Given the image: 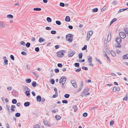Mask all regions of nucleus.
Here are the masks:
<instances>
[{
  "mask_svg": "<svg viewBox=\"0 0 128 128\" xmlns=\"http://www.w3.org/2000/svg\"><path fill=\"white\" fill-rule=\"evenodd\" d=\"M111 33H109L108 34V39L107 40L108 42H109L110 40V39L111 38Z\"/></svg>",
  "mask_w": 128,
  "mask_h": 128,
  "instance_id": "ddd939ff",
  "label": "nucleus"
},
{
  "mask_svg": "<svg viewBox=\"0 0 128 128\" xmlns=\"http://www.w3.org/2000/svg\"><path fill=\"white\" fill-rule=\"evenodd\" d=\"M112 91L114 92H115L116 91V87L115 86L112 89Z\"/></svg>",
  "mask_w": 128,
  "mask_h": 128,
  "instance_id": "0e129e2a",
  "label": "nucleus"
},
{
  "mask_svg": "<svg viewBox=\"0 0 128 128\" xmlns=\"http://www.w3.org/2000/svg\"><path fill=\"white\" fill-rule=\"evenodd\" d=\"M26 88L28 90H29V91H26L25 92L27 96H28L30 95V89L27 86H26Z\"/></svg>",
  "mask_w": 128,
  "mask_h": 128,
  "instance_id": "9b49d317",
  "label": "nucleus"
},
{
  "mask_svg": "<svg viewBox=\"0 0 128 128\" xmlns=\"http://www.w3.org/2000/svg\"><path fill=\"white\" fill-rule=\"evenodd\" d=\"M58 96V94H54L53 96H52V97L54 98H56V97H57Z\"/></svg>",
  "mask_w": 128,
  "mask_h": 128,
  "instance_id": "680f3d73",
  "label": "nucleus"
},
{
  "mask_svg": "<svg viewBox=\"0 0 128 128\" xmlns=\"http://www.w3.org/2000/svg\"><path fill=\"white\" fill-rule=\"evenodd\" d=\"M26 82L27 83H30L31 82V80L30 79H26Z\"/></svg>",
  "mask_w": 128,
  "mask_h": 128,
  "instance_id": "2f4dec72",
  "label": "nucleus"
},
{
  "mask_svg": "<svg viewBox=\"0 0 128 128\" xmlns=\"http://www.w3.org/2000/svg\"><path fill=\"white\" fill-rule=\"evenodd\" d=\"M81 85L80 88V90H81L83 86V83L81 81L80 82Z\"/></svg>",
  "mask_w": 128,
  "mask_h": 128,
  "instance_id": "cd10ccee",
  "label": "nucleus"
},
{
  "mask_svg": "<svg viewBox=\"0 0 128 128\" xmlns=\"http://www.w3.org/2000/svg\"><path fill=\"white\" fill-rule=\"evenodd\" d=\"M56 118L57 120H59L61 118L60 116L57 115L56 116Z\"/></svg>",
  "mask_w": 128,
  "mask_h": 128,
  "instance_id": "7c9ffc66",
  "label": "nucleus"
},
{
  "mask_svg": "<svg viewBox=\"0 0 128 128\" xmlns=\"http://www.w3.org/2000/svg\"><path fill=\"white\" fill-rule=\"evenodd\" d=\"M54 71L56 73H57L59 72V69L56 68L54 70Z\"/></svg>",
  "mask_w": 128,
  "mask_h": 128,
  "instance_id": "6e6d98bb",
  "label": "nucleus"
},
{
  "mask_svg": "<svg viewBox=\"0 0 128 128\" xmlns=\"http://www.w3.org/2000/svg\"><path fill=\"white\" fill-rule=\"evenodd\" d=\"M30 105V102H25L24 103V106H29Z\"/></svg>",
  "mask_w": 128,
  "mask_h": 128,
  "instance_id": "f3484780",
  "label": "nucleus"
},
{
  "mask_svg": "<svg viewBox=\"0 0 128 128\" xmlns=\"http://www.w3.org/2000/svg\"><path fill=\"white\" fill-rule=\"evenodd\" d=\"M7 17L10 19H12L13 18V16L12 15L10 14L7 15Z\"/></svg>",
  "mask_w": 128,
  "mask_h": 128,
  "instance_id": "6ab92c4d",
  "label": "nucleus"
},
{
  "mask_svg": "<svg viewBox=\"0 0 128 128\" xmlns=\"http://www.w3.org/2000/svg\"><path fill=\"white\" fill-rule=\"evenodd\" d=\"M7 89L8 90H12V87L11 86H9L7 88Z\"/></svg>",
  "mask_w": 128,
  "mask_h": 128,
  "instance_id": "09e8293b",
  "label": "nucleus"
},
{
  "mask_svg": "<svg viewBox=\"0 0 128 128\" xmlns=\"http://www.w3.org/2000/svg\"><path fill=\"white\" fill-rule=\"evenodd\" d=\"M50 81L52 84H54L55 82L54 80L53 79H52Z\"/></svg>",
  "mask_w": 128,
  "mask_h": 128,
  "instance_id": "4d7b16f0",
  "label": "nucleus"
},
{
  "mask_svg": "<svg viewBox=\"0 0 128 128\" xmlns=\"http://www.w3.org/2000/svg\"><path fill=\"white\" fill-rule=\"evenodd\" d=\"M60 5L61 6L64 7V4L63 3L60 2Z\"/></svg>",
  "mask_w": 128,
  "mask_h": 128,
  "instance_id": "49530a36",
  "label": "nucleus"
},
{
  "mask_svg": "<svg viewBox=\"0 0 128 128\" xmlns=\"http://www.w3.org/2000/svg\"><path fill=\"white\" fill-rule=\"evenodd\" d=\"M80 64L78 63H76L74 64V66L75 67H79L80 66Z\"/></svg>",
  "mask_w": 128,
  "mask_h": 128,
  "instance_id": "c85d7f7f",
  "label": "nucleus"
},
{
  "mask_svg": "<svg viewBox=\"0 0 128 128\" xmlns=\"http://www.w3.org/2000/svg\"><path fill=\"white\" fill-rule=\"evenodd\" d=\"M93 33V32L92 31H90L88 32L87 34L90 36Z\"/></svg>",
  "mask_w": 128,
  "mask_h": 128,
  "instance_id": "bb28decb",
  "label": "nucleus"
},
{
  "mask_svg": "<svg viewBox=\"0 0 128 128\" xmlns=\"http://www.w3.org/2000/svg\"><path fill=\"white\" fill-rule=\"evenodd\" d=\"M65 20L67 22H69L70 20V18L69 16H67L66 17Z\"/></svg>",
  "mask_w": 128,
  "mask_h": 128,
  "instance_id": "4468645a",
  "label": "nucleus"
},
{
  "mask_svg": "<svg viewBox=\"0 0 128 128\" xmlns=\"http://www.w3.org/2000/svg\"><path fill=\"white\" fill-rule=\"evenodd\" d=\"M76 82V81L75 80H72L71 81V83L72 84L75 83Z\"/></svg>",
  "mask_w": 128,
  "mask_h": 128,
  "instance_id": "de8ad7c7",
  "label": "nucleus"
},
{
  "mask_svg": "<svg viewBox=\"0 0 128 128\" xmlns=\"http://www.w3.org/2000/svg\"><path fill=\"white\" fill-rule=\"evenodd\" d=\"M120 88L118 86L117 87H116V90L117 91H119L120 90Z\"/></svg>",
  "mask_w": 128,
  "mask_h": 128,
  "instance_id": "69168bd1",
  "label": "nucleus"
},
{
  "mask_svg": "<svg viewBox=\"0 0 128 128\" xmlns=\"http://www.w3.org/2000/svg\"><path fill=\"white\" fill-rule=\"evenodd\" d=\"M50 32L52 34H55L56 33V32L55 30H52Z\"/></svg>",
  "mask_w": 128,
  "mask_h": 128,
  "instance_id": "79ce46f5",
  "label": "nucleus"
},
{
  "mask_svg": "<svg viewBox=\"0 0 128 128\" xmlns=\"http://www.w3.org/2000/svg\"><path fill=\"white\" fill-rule=\"evenodd\" d=\"M90 36H89V35H88V34H87V37H86V40L87 41L89 40L90 37Z\"/></svg>",
  "mask_w": 128,
  "mask_h": 128,
  "instance_id": "bf43d9fd",
  "label": "nucleus"
},
{
  "mask_svg": "<svg viewBox=\"0 0 128 128\" xmlns=\"http://www.w3.org/2000/svg\"><path fill=\"white\" fill-rule=\"evenodd\" d=\"M70 96V95L68 94H66L64 95V97L65 98H68Z\"/></svg>",
  "mask_w": 128,
  "mask_h": 128,
  "instance_id": "473e14b6",
  "label": "nucleus"
},
{
  "mask_svg": "<svg viewBox=\"0 0 128 128\" xmlns=\"http://www.w3.org/2000/svg\"><path fill=\"white\" fill-rule=\"evenodd\" d=\"M44 39L42 38H40L38 40V42H41L44 41Z\"/></svg>",
  "mask_w": 128,
  "mask_h": 128,
  "instance_id": "a211bd4d",
  "label": "nucleus"
},
{
  "mask_svg": "<svg viewBox=\"0 0 128 128\" xmlns=\"http://www.w3.org/2000/svg\"><path fill=\"white\" fill-rule=\"evenodd\" d=\"M114 122L113 121H111L110 122V126L112 125Z\"/></svg>",
  "mask_w": 128,
  "mask_h": 128,
  "instance_id": "338daca9",
  "label": "nucleus"
},
{
  "mask_svg": "<svg viewBox=\"0 0 128 128\" xmlns=\"http://www.w3.org/2000/svg\"><path fill=\"white\" fill-rule=\"evenodd\" d=\"M35 50L36 51L38 52L39 51L40 49L38 47H37L35 48Z\"/></svg>",
  "mask_w": 128,
  "mask_h": 128,
  "instance_id": "3c124183",
  "label": "nucleus"
},
{
  "mask_svg": "<svg viewBox=\"0 0 128 128\" xmlns=\"http://www.w3.org/2000/svg\"><path fill=\"white\" fill-rule=\"evenodd\" d=\"M46 20L49 22H52V19L50 17H48L47 18Z\"/></svg>",
  "mask_w": 128,
  "mask_h": 128,
  "instance_id": "a878e982",
  "label": "nucleus"
},
{
  "mask_svg": "<svg viewBox=\"0 0 128 128\" xmlns=\"http://www.w3.org/2000/svg\"><path fill=\"white\" fill-rule=\"evenodd\" d=\"M33 10H34L40 11L42 9L40 8H34L33 9Z\"/></svg>",
  "mask_w": 128,
  "mask_h": 128,
  "instance_id": "aec40b11",
  "label": "nucleus"
},
{
  "mask_svg": "<svg viewBox=\"0 0 128 128\" xmlns=\"http://www.w3.org/2000/svg\"><path fill=\"white\" fill-rule=\"evenodd\" d=\"M25 44V42H24L23 41H21L20 42V44L22 45H24Z\"/></svg>",
  "mask_w": 128,
  "mask_h": 128,
  "instance_id": "e2e57ef3",
  "label": "nucleus"
},
{
  "mask_svg": "<svg viewBox=\"0 0 128 128\" xmlns=\"http://www.w3.org/2000/svg\"><path fill=\"white\" fill-rule=\"evenodd\" d=\"M66 40L70 42H71L72 39V34H69L66 36Z\"/></svg>",
  "mask_w": 128,
  "mask_h": 128,
  "instance_id": "f03ea898",
  "label": "nucleus"
},
{
  "mask_svg": "<svg viewBox=\"0 0 128 128\" xmlns=\"http://www.w3.org/2000/svg\"><path fill=\"white\" fill-rule=\"evenodd\" d=\"M79 58L80 59L82 58V53L79 54H78Z\"/></svg>",
  "mask_w": 128,
  "mask_h": 128,
  "instance_id": "a18cd8bd",
  "label": "nucleus"
},
{
  "mask_svg": "<svg viewBox=\"0 0 128 128\" xmlns=\"http://www.w3.org/2000/svg\"><path fill=\"white\" fill-rule=\"evenodd\" d=\"M46 29L48 30H50L51 28L50 27L47 26L46 28Z\"/></svg>",
  "mask_w": 128,
  "mask_h": 128,
  "instance_id": "774afa93",
  "label": "nucleus"
},
{
  "mask_svg": "<svg viewBox=\"0 0 128 128\" xmlns=\"http://www.w3.org/2000/svg\"><path fill=\"white\" fill-rule=\"evenodd\" d=\"M10 58L13 60H14V56L12 55H10Z\"/></svg>",
  "mask_w": 128,
  "mask_h": 128,
  "instance_id": "864d4df0",
  "label": "nucleus"
},
{
  "mask_svg": "<svg viewBox=\"0 0 128 128\" xmlns=\"http://www.w3.org/2000/svg\"><path fill=\"white\" fill-rule=\"evenodd\" d=\"M87 48V46L86 45H85L82 48V50H85Z\"/></svg>",
  "mask_w": 128,
  "mask_h": 128,
  "instance_id": "37998d69",
  "label": "nucleus"
},
{
  "mask_svg": "<svg viewBox=\"0 0 128 128\" xmlns=\"http://www.w3.org/2000/svg\"><path fill=\"white\" fill-rule=\"evenodd\" d=\"M17 102L16 100V99H13L12 100V102L13 104H15Z\"/></svg>",
  "mask_w": 128,
  "mask_h": 128,
  "instance_id": "b1692460",
  "label": "nucleus"
},
{
  "mask_svg": "<svg viewBox=\"0 0 128 128\" xmlns=\"http://www.w3.org/2000/svg\"><path fill=\"white\" fill-rule=\"evenodd\" d=\"M8 27V25L2 22H0V28H6Z\"/></svg>",
  "mask_w": 128,
  "mask_h": 128,
  "instance_id": "39448f33",
  "label": "nucleus"
},
{
  "mask_svg": "<svg viewBox=\"0 0 128 128\" xmlns=\"http://www.w3.org/2000/svg\"><path fill=\"white\" fill-rule=\"evenodd\" d=\"M60 68H61L62 66V65L61 64H58L57 65Z\"/></svg>",
  "mask_w": 128,
  "mask_h": 128,
  "instance_id": "13d9d810",
  "label": "nucleus"
},
{
  "mask_svg": "<svg viewBox=\"0 0 128 128\" xmlns=\"http://www.w3.org/2000/svg\"><path fill=\"white\" fill-rule=\"evenodd\" d=\"M82 68L83 69L85 70H88V68L86 67H85L84 66H82Z\"/></svg>",
  "mask_w": 128,
  "mask_h": 128,
  "instance_id": "5fc2aeb1",
  "label": "nucleus"
},
{
  "mask_svg": "<svg viewBox=\"0 0 128 128\" xmlns=\"http://www.w3.org/2000/svg\"><path fill=\"white\" fill-rule=\"evenodd\" d=\"M92 57L91 56H90L89 58H88V60L89 62H92Z\"/></svg>",
  "mask_w": 128,
  "mask_h": 128,
  "instance_id": "4c0bfd02",
  "label": "nucleus"
},
{
  "mask_svg": "<svg viewBox=\"0 0 128 128\" xmlns=\"http://www.w3.org/2000/svg\"><path fill=\"white\" fill-rule=\"evenodd\" d=\"M125 33L128 36V28H126L124 29Z\"/></svg>",
  "mask_w": 128,
  "mask_h": 128,
  "instance_id": "58836bf2",
  "label": "nucleus"
},
{
  "mask_svg": "<svg viewBox=\"0 0 128 128\" xmlns=\"http://www.w3.org/2000/svg\"><path fill=\"white\" fill-rule=\"evenodd\" d=\"M62 102L63 103L67 104L68 103V101L66 100H63L62 101Z\"/></svg>",
  "mask_w": 128,
  "mask_h": 128,
  "instance_id": "8fccbe9b",
  "label": "nucleus"
},
{
  "mask_svg": "<svg viewBox=\"0 0 128 128\" xmlns=\"http://www.w3.org/2000/svg\"><path fill=\"white\" fill-rule=\"evenodd\" d=\"M88 115V114L86 112H84L83 114V116L84 117H86Z\"/></svg>",
  "mask_w": 128,
  "mask_h": 128,
  "instance_id": "052dcab7",
  "label": "nucleus"
},
{
  "mask_svg": "<svg viewBox=\"0 0 128 128\" xmlns=\"http://www.w3.org/2000/svg\"><path fill=\"white\" fill-rule=\"evenodd\" d=\"M66 80V78L63 76L62 77L60 78L59 82L60 83L65 84Z\"/></svg>",
  "mask_w": 128,
  "mask_h": 128,
  "instance_id": "20e7f679",
  "label": "nucleus"
},
{
  "mask_svg": "<svg viewBox=\"0 0 128 128\" xmlns=\"http://www.w3.org/2000/svg\"><path fill=\"white\" fill-rule=\"evenodd\" d=\"M6 107L7 109L8 112L9 113L10 112V107L8 105L6 104Z\"/></svg>",
  "mask_w": 128,
  "mask_h": 128,
  "instance_id": "5701e85b",
  "label": "nucleus"
},
{
  "mask_svg": "<svg viewBox=\"0 0 128 128\" xmlns=\"http://www.w3.org/2000/svg\"><path fill=\"white\" fill-rule=\"evenodd\" d=\"M73 108L74 110V111L76 112V111L78 109L77 108V107L76 105H74L72 107Z\"/></svg>",
  "mask_w": 128,
  "mask_h": 128,
  "instance_id": "2eb2a0df",
  "label": "nucleus"
},
{
  "mask_svg": "<svg viewBox=\"0 0 128 128\" xmlns=\"http://www.w3.org/2000/svg\"><path fill=\"white\" fill-rule=\"evenodd\" d=\"M106 8V6H104L101 9V11L102 12L104 11Z\"/></svg>",
  "mask_w": 128,
  "mask_h": 128,
  "instance_id": "e433bc0d",
  "label": "nucleus"
},
{
  "mask_svg": "<svg viewBox=\"0 0 128 128\" xmlns=\"http://www.w3.org/2000/svg\"><path fill=\"white\" fill-rule=\"evenodd\" d=\"M98 8H95L92 10V11L94 12H96L98 11Z\"/></svg>",
  "mask_w": 128,
  "mask_h": 128,
  "instance_id": "a19ab883",
  "label": "nucleus"
},
{
  "mask_svg": "<svg viewBox=\"0 0 128 128\" xmlns=\"http://www.w3.org/2000/svg\"><path fill=\"white\" fill-rule=\"evenodd\" d=\"M89 90V89L88 88H85L83 92L84 93V95L85 96H86L87 95H89L90 93L89 92H88L86 93L87 92H88Z\"/></svg>",
  "mask_w": 128,
  "mask_h": 128,
  "instance_id": "423d86ee",
  "label": "nucleus"
},
{
  "mask_svg": "<svg viewBox=\"0 0 128 128\" xmlns=\"http://www.w3.org/2000/svg\"><path fill=\"white\" fill-rule=\"evenodd\" d=\"M119 35L120 38H124L126 36L124 32H120L119 33Z\"/></svg>",
  "mask_w": 128,
  "mask_h": 128,
  "instance_id": "0eeeda50",
  "label": "nucleus"
},
{
  "mask_svg": "<svg viewBox=\"0 0 128 128\" xmlns=\"http://www.w3.org/2000/svg\"><path fill=\"white\" fill-rule=\"evenodd\" d=\"M43 122L44 124L46 125H47L49 127H50L52 126L54 124L53 123L52 124H50L48 122V120H43Z\"/></svg>",
  "mask_w": 128,
  "mask_h": 128,
  "instance_id": "7ed1b4c3",
  "label": "nucleus"
},
{
  "mask_svg": "<svg viewBox=\"0 0 128 128\" xmlns=\"http://www.w3.org/2000/svg\"><path fill=\"white\" fill-rule=\"evenodd\" d=\"M122 58L123 59H128V54L123 56H122Z\"/></svg>",
  "mask_w": 128,
  "mask_h": 128,
  "instance_id": "dca6fc26",
  "label": "nucleus"
},
{
  "mask_svg": "<svg viewBox=\"0 0 128 128\" xmlns=\"http://www.w3.org/2000/svg\"><path fill=\"white\" fill-rule=\"evenodd\" d=\"M66 52L64 50H60L57 52V56L59 58H61L64 55V54Z\"/></svg>",
  "mask_w": 128,
  "mask_h": 128,
  "instance_id": "f257e3e1",
  "label": "nucleus"
},
{
  "mask_svg": "<svg viewBox=\"0 0 128 128\" xmlns=\"http://www.w3.org/2000/svg\"><path fill=\"white\" fill-rule=\"evenodd\" d=\"M117 4V2L116 1L114 0V1L112 3V4L113 5H116Z\"/></svg>",
  "mask_w": 128,
  "mask_h": 128,
  "instance_id": "ea45409f",
  "label": "nucleus"
},
{
  "mask_svg": "<svg viewBox=\"0 0 128 128\" xmlns=\"http://www.w3.org/2000/svg\"><path fill=\"white\" fill-rule=\"evenodd\" d=\"M36 83L35 82H33L32 83V85L34 87H35L36 86Z\"/></svg>",
  "mask_w": 128,
  "mask_h": 128,
  "instance_id": "393cba45",
  "label": "nucleus"
},
{
  "mask_svg": "<svg viewBox=\"0 0 128 128\" xmlns=\"http://www.w3.org/2000/svg\"><path fill=\"white\" fill-rule=\"evenodd\" d=\"M116 41L118 44L122 42L121 39L118 37H117L116 39Z\"/></svg>",
  "mask_w": 128,
  "mask_h": 128,
  "instance_id": "9d476101",
  "label": "nucleus"
},
{
  "mask_svg": "<svg viewBox=\"0 0 128 128\" xmlns=\"http://www.w3.org/2000/svg\"><path fill=\"white\" fill-rule=\"evenodd\" d=\"M104 56L106 57V59L110 62V58L108 57L106 54L105 53L104 54Z\"/></svg>",
  "mask_w": 128,
  "mask_h": 128,
  "instance_id": "412c9836",
  "label": "nucleus"
},
{
  "mask_svg": "<svg viewBox=\"0 0 128 128\" xmlns=\"http://www.w3.org/2000/svg\"><path fill=\"white\" fill-rule=\"evenodd\" d=\"M56 23L58 25H60L61 24L59 20L56 21Z\"/></svg>",
  "mask_w": 128,
  "mask_h": 128,
  "instance_id": "c9c22d12",
  "label": "nucleus"
},
{
  "mask_svg": "<svg viewBox=\"0 0 128 128\" xmlns=\"http://www.w3.org/2000/svg\"><path fill=\"white\" fill-rule=\"evenodd\" d=\"M21 53L24 56H26L27 55L26 53L24 52H22Z\"/></svg>",
  "mask_w": 128,
  "mask_h": 128,
  "instance_id": "603ef678",
  "label": "nucleus"
},
{
  "mask_svg": "<svg viewBox=\"0 0 128 128\" xmlns=\"http://www.w3.org/2000/svg\"><path fill=\"white\" fill-rule=\"evenodd\" d=\"M76 53L74 51H70L69 52L68 56V57H71L73 56V55Z\"/></svg>",
  "mask_w": 128,
  "mask_h": 128,
  "instance_id": "1a4fd4ad",
  "label": "nucleus"
},
{
  "mask_svg": "<svg viewBox=\"0 0 128 128\" xmlns=\"http://www.w3.org/2000/svg\"><path fill=\"white\" fill-rule=\"evenodd\" d=\"M15 115L16 117H19L20 116V114L19 113H17L15 114Z\"/></svg>",
  "mask_w": 128,
  "mask_h": 128,
  "instance_id": "72a5a7b5",
  "label": "nucleus"
},
{
  "mask_svg": "<svg viewBox=\"0 0 128 128\" xmlns=\"http://www.w3.org/2000/svg\"><path fill=\"white\" fill-rule=\"evenodd\" d=\"M36 99L38 102H40L41 100V98L40 96H38L36 97Z\"/></svg>",
  "mask_w": 128,
  "mask_h": 128,
  "instance_id": "f8f14e48",
  "label": "nucleus"
},
{
  "mask_svg": "<svg viewBox=\"0 0 128 128\" xmlns=\"http://www.w3.org/2000/svg\"><path fill=\"white\" fill-rule=\"evenodd\" d=\"M40 126L38 124L35 125L34 126V128H39Z\"/></svg>",
  "mask_w": 128,
  "mask_h": 128,
  "instance_id": "f704fd0d",
  "label": "nucleus"
},
{
  "mask_svg": "<svg viewBox=\"0 0 128 128\" xmlns=\"http://www.w3.org/2000/svg\"><path fill=\"white\" fill-rule=\"evenodd\" d=\"M111 54L112 56L114 57L115 56H116V54L115 52L111 50Z\"/></svg>",
  "mask_w": 128,
  "mask_h": 128,
  "instance_id": "4be33fe9",
  "label": "nucleus"
},
{
  "mask_svg": "<svg viewBox=\"0 0 128 128\" xmlns=\"http://www.w3.org/2000/svg\"><path fill=\"white\" fill-rule=\"evenodd\" d=\"M6 56H4L3 57V58L4 59V66L7 65L8 64V60L6 59Z\"/></svg>",
  "mask_w": 128,
  "mask_h": 128,
  "instance_id": "6e6552de",
  "label": "nucleus"
},
{
  "mask_svg": "<svg viewBox=\"0 0 128 128\" xmlns=\"http://www.w3.org/2000/svg\"><path fill=\"white\" fill-rule=\"evenodd\" d=\"M74 88H76L77 87V83L76 82L72 84Z\"/></svg>",
  "mask_w": 128,
  "mask_h": 128,
  "instance_id": "c03bdc74",
  "label": "nucleus"
},
{
  "mask_svg": "<svg viewBox=\"0 0 128 128\" xmlns=\"http://www.w3.org/2000/svg\"><path fill=\"white\" fill-rule=\"evenodd\" d=\"M30 42H28L26 44V47L29 48L30 46Z\"/></svg>",
  "mask_w": 128,
  "mask_h": 128,
  "instance_id": "c756f323",
  "label": "nucleus"
}]
</instances>
